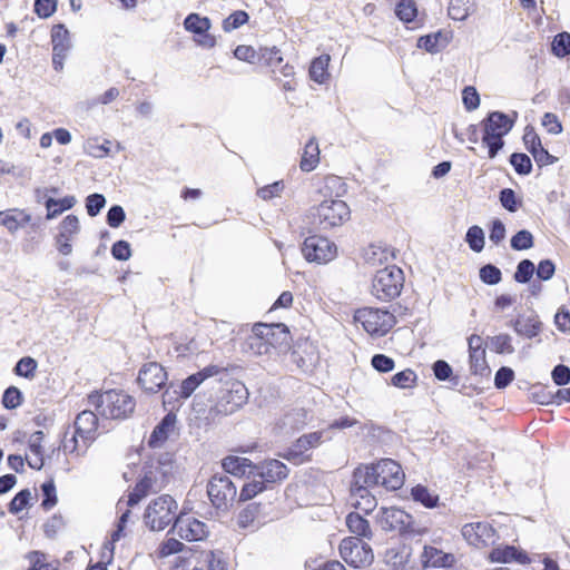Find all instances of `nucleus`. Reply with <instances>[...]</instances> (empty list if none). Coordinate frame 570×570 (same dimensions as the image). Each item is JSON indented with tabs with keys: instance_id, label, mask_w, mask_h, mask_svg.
Listing matches in <instances>:
<instances>
[{
	"instance_id": "nucleus-1",
	"label": "nucleus",
	"mask_w": 570,
	"mask_h": 570,
	"mask_svg": "<svg viewBox=\"0 0 570 570\" xmlns=\"http://www.w3.org/2000/svg\"><path fill=\"white\" fill-rule=\"evenodd\" d=\"M517 117V111H513L512 115H508L503 111L495 110L490 111L482 120V144L488 148L490 159L495 158L499 151L504 147L503 137L512 130Z\"/></svg>"
},
{
	"instance_id": "nucleus-2",
	"label": "nucleus",
	"mask_w": 570,
	"mask_h": 570,
	"mask_svg": "<svg viewBox=\"0 0 570 570\" xmlns=\"http://www.w3.org/2000/svg\"><path fill=\"white\" fill-rule=\"evenodd\" d=\"M289 338V330L284 323H256L247 343L255 354L266 355L272 348L287 347Z\"/></svg>"
},
{
	"instance_id": "nucleus-3",
	"label": "nucleus",
	"mask_w": 570,
	"mask_h": 570,
	"mask_svg": "<svg viewBox=\"0 0 570 570\" xmlns=\"http://www.w3.org/2000/svg\"><path fill=\"white\" fill-rule=\"evenodd\" d=\"M88 402L95 406L98 414L112 420L126 419L136 406L132 396L116 390H109L105 393L94 392L89 394Z\"/></svg>"
},
{
	"instance_id": "nucleus-4",
	"label": "nucleus",
	"mask_w": 570,
	"mask_h": 570,
	"mask_svg": "<svg viewBox=\"0 0 570 570\" xmlns=\"http://www.w3.org/2000/svg\"><path fill=\"white\" fill-rule=\"evenodd\" d=\"M248 390L245 384L237 380H229L222 387L216 403L209 407L205 420L216 422L239 410L248 400Z\"/></svg>"
},
{
	"instance_id": "nucleus-5",
	"label": "nucleus",
	"mask_w": 570,
	"mask_h": 570,
	"mask_svg": "<svg viewBox=\"0 0 570 570\" xmlns=\"http://www.w3.org/2000/svg\"><path fill=\"white\" fill-rule=\"evenodd\" d=\"M403 285V271L395 265H390L375 273L371 293L382 302H390L401 294Z\"/></svg>"
},
{
	"instance_id": "nucleus-6",
	"label": "nucleus",
	"mask_w": 570,
	"mask_h": 570,
	"mask_svg": "<svg viewBox=\"0 0 570 570\" xmlns=\"http://www.w3.org/2000/svg\"><path fill=\"white\" fill-rule=\"evenodd\" d=\"M313 224L322 230L341 226L350 218L351 210L341 199H326L311 209Z\"/></svg>"
},
{
	"instance_id": "nucleus-7",
	"label": "nucleus",
	"mask_w": 570,
	"mask_h": 570,
	"mask_svg": "<svg viewBox=\"0 0 570 570\" xmlns=\"http://www.w3.org/2000/svg\"><path fill=\"white\" fill-rule=\"evenodd\" d=\"M177 508V502L169 494L156 498L148 504L144 513L145 524L151 531L164 530L173 521H176Z\"/></svg>"
},
{
	"instance_id": "nucleus-8",
	"label": "nucleus",
	"mask_w": 570,
	"mask_h": 570,
	"mask_svg": "<svg viewBox=\"0 0 570 570\" xmlns=\"http://www.w3.org/2000/svg\"><path fill=\"white\" fill-rule=\"evenodd\" d=\"M376 518L384 531H397L401 535L411 538L422 533L413 517L399 508H381Z\"/></svg>"
},
{
	"instance_id": "nucleus-9",
	"label": "nucleus",
	"mask_w": 570,
	"mask_h": 570,
	"mask_svg": "<svg viewBox=\"0 0 570 570\" xmlns=\"http://www.w3.org/2000/svg\"><path fill=\"white\" fill-rule=\"evenodd\" d=\"M338 551L342 559L353 568H366L374 560L371 546L357 537L344 538L340 543Z\"/></svg>"
},
{
	"instance_id": "nucleus-10",
	"label": "nucleus",
	"mask_w": 570,
	"mask_h": 570,
	"mask_svg": "<svg viewBox=\"0 0 570 570\" xmlns=\"http://www.w3.org/2000/svg\"><path fill=\"white\" fill-rule=\"evenodd\" d=\"M355 320L363 325L368 334L379 337L389 333L396 323L395 316L387 309L373 307L357 309Z\"/></svg>"
},
{
	"instance_id": "nucleus-11",
	"label": "nucleus",
	"mask_w": 570,
	"mask_h": 570,
	"mask_svg": "<svg viewBox=\"0 0 570 570\" xmlns=\"http://www.w3.org/2000/svg\"><path fill=\"white\" fill-rule=\"evenodd\" d=\"M207 494L217 510L227 511L237 497V487L228 475L214 474L208 481Z\"/></svg>"
},
{
	"instance_id": "nucleus-12",
	"label": "nucleus",
	"mask_w": 570,
	"mask_h": 570,
	"mask_svg": "<svg viewBox=\"0 0 570 570\" xmlns=\"http://www.w3.org/2000/svg\"><path fill=\"white\" fill-rule=\"evenodd\" d=\"M302 254L309 263L327 264L337 255V246L327 237L311 235L302 244Z\"/></svg>"
},
{
	"instance_id": "nucleus-13",
	"label": "nucleus",
	"mask_w": 570,
	"mask_h": 570,
	"mask_svg": "<svg viewBox=\"0 0 570 570\" xmlns=\"http://www.w3.org/2000/svg\"><path fill=\"white\" fill-rule=\"evenodd\" d=\"M254 470L248 471V476L261 479L267 487L278 483L288 476L289 469L277 459H268L255 463Z\"/></svg>"
},
{
	"instance_id": "nucleus-14",
	"label": "nucleus",
	"mask_w": 570,
	"mask_h": 570,
	"mask_svg": "<svg viewBox=\"0 0 570 570\" xmlns=\"http://www.w3.org/2000/svg\"><path fill=\"white\" fill-rule=\"evenodd\" d=\"M97 425L98 417L95 412L85 410L79 413L75 420V434L69 441H65L63 450L73 452L77 449V436H81L83 440H92Z\"/></svg>"
},
{
	"instance_id": "nucleus-15",
	"label": "nucleus",
	"mask_w": 570,
	"mask_h": 570,
	"mask_svg": "<svg viewBox=\"0 0 570 570\" xmlns=\"http://www.w3.org/2000/svg\"><path fill=\"white\" fill-rule=\"evenodd\" d=\"M462 535L469 544L475 548H484L494 544L498 534L495 529L488 522H473L463 525Z\"/></svg>"
},
{
	"instance_id": "nucleus-16",
	"label": "nucleus",
	"mask_w": 570,
	"mask_h": 570,
	"mask_svg": "<svg viewBox=\"0 0 570 570\" xmlns=\"http://www.w3.org/2000/svg\"><path fill=\"white\" fill-rule=\"evenodd\" d=\"M225 370L218 365H207L196 373L188 375L174 389V394L183 400H187L207 379L218 375Z\"/></svg>"
},
{
	"instance_id": "nucleus-17",
	"label": "nucleus",
	"mask_w": 570,
	"mask_h": 570,
	"mask_svg": "<svg viewBox=\"0 0 570 570\" xmlns=\"http://www.w3.org/2000/svg\"><path fill=\"white\" fill-rule=\"evenodd\" d=\"M80 232L79 218L73 215H67L58 226V233L55 236V245L57 250L68 256L72 253V239Z\"/></svg>"
},
{
	"instance_id": "nucleus-18",
	"label": "nucleus",
	"mask_w": 570,
	"mask_h": 570,
	"mask_svg": "<svg viewBox=\"0 0 570 570\" xmlns=\"http://www.w3.org/2000/svg\"><path fill=\"white\" fill-rule=\"evenodd\" d=\"M468 346L471 374L488 377L491 374V368L485 358L483 338L478 334H472L468 338Z\"/></svg>"
},
{
	"instance_id": "nucleus-19",
	"label": "nucleus",
	"mask_w": 570,
	"mask_h": 570,
	"mask_svg": "<svg viewBox=\"0 0 570 570\" xmlns=\"http://www.w3.org/2000/svg\"><path fill=\"white\" fill-rule=\"evenodd\" d=\"M167 381V373L164 367L157 362H149L145 364L137 377L138 384L147 393H156Z\"/></svg>"
},
{
	"instance_id": "nucleus-20",
	"label": "nucleus",
	"mask_w": 570,
	"mask_h": 570,
	"mask_svg": "<svg viewBox=\"0 0 570 570\" xmlns=\"http://www.w3.org/2000/svg\"><path fill=\"white\" fill-rule=\"evenodd\" d=\"M376 470L380 474V485L386 490H399L404 483L402 466L392 459H381L376 462Z\"/></svg>"
},
{
	"instance_id": "nucleus-21",
	"label": "nucleus",
	"mask_w": 570,
	"mask_h": 570,
	"mask_svg": "<svg viewBox=\"0 0 570 570\" xmlns=\"http://www.w3.org/2000/svg\"><path fill=\"white\" fill-rule=\"evenodd\" d=\"M173 530L177 532L180 539L188 542L202 541L208 535L205 522L195 518L184 519L181 515L177 517Z\"/></svg>"
},
{
	"instance_id": "nucleus-22",
	"label": "nucleus",
	"mask_w": 570,
	"mask_h": 570,
	"mask_svg": "<svg viewBox=\"0 0 570 570\" xmlns=\"http://www.w3.org/2000/svg\"><path fill=\"white\" fill-rule=\"evenodd\" d=\"M489 559L492 562L509 563L517 562L519 564H525L530 562V558L527 552L520 550L515 546H498L493 548L489 554Z\"/></svg>"
},
{
	"instance_id": "nucleus-23",
	"label": "nucleus",
	"mask_w": 570,
	"mask_h": 570,
	"mask_svg": "<svg viewBox=\"0 0 570 570\" xmlns=\"http://www.w3.org/2000/svg\"><path fill=\"white\" fill-rule=\"evenodd\" d=\"M451 41L450 32L438 30L436 32L421 36L417 39L416 47L424 49L429 53H438L443 50Z\"/></svg>"
},
{
	"instance_id": "nucleus-24",
	"label": "nucleus",
	"mask_w": 570,
	"mask_h": 570,
	"mask_svg": "<svg viewBox=\"0 0 570 570\" xmlns=\"http://www.w3.org/2000/svg\"><path fill=\"white\" fill-rule=\"evenodd\" d=\"M380 481L376 463L358 465L353 471L351 487H364L370 489L371 487L380 485Z\"/></svg>"
},
{
	"instance_id": "nucleus-25",
	"label": "nucleus",
	"mask_w": 570,
	"mask_h": 570,
	"mask_svg": "<svg viewBox=\"0 0 570 570\" xmlns=\"http://www.w3.org/2000/svg\"><path fill=\"white\" fill-rule=\"evenodd\" d=\"M176 423V415L173 412L167 413L160 422L154 428L149 439L148 445L150 448H158L169 436V432L174 429Z\"/></svg>"
},
{
	"instance_id": "nucleus-26",
	"label": "nucleus",
	"mask_w": 570,
	"mask_h": 570,
	"mask_svg": "<svg viewBox=\"0 0 570 570\" xmlns=\"http://www.w3.org/2000/svg\"><path fill=\"white\" fill-rule=\"evenodd\" d=\"M514 332L527 338H533L541 332L542 323L537 315L519 316L511 322Z\"/></svg>"
},
{
	"instance_id": "nucleus-27",
	"label": "nucleus",
	"mask_w": 570,
	"mask_h": 570,
	"mask_svg": "<svg viewBox=\"0 0 570 570\" xmlns=\"http://www.w3.org/2000/svg\"><path fill=\"white\" fill-rule=\"evenodd\" d=\"M168 475V472L160 470V466L149 459L142 465L140 479L150 476V481L147 484L157 492L165 487Z\"/></svg>"
},
{
	"instance_id": "nucleus-28",
	"label": "nucleus",
	"mask_w": 570,
	"mask_h": 570,
	"mask_svg": "<svg viewBox=\"0 0 570 570\" xmlns=\"http://www.w3.org/2000/svg\"><path fill=\"white\" fill-rule=\"evenodd\" d=\"M453 561V557L432 546H425L421 554L423 568L449 567Z\"/></svg>"
},
{
	"instance_id": "nucleus-29",
	"label": "nucleus",
	"mask_w": 570,
	"mask_h": 570,
	"mask_svg": "<svg viewBox=\"0 0 570 570\" xmlns=\"http://www.w3.org/2000/svg\"><path fill=\"white\" fill-rule=\"evenodd\" d=\"M350 491L351 497L355 500V502H353V505L356 509L363 511L366 514L375 509L377 502L368 488L351 487Z\"/></svg>"
},
{
	"instance_id": "nucleus-30",
	"label": "nucleus",
	"mask_w": 570,
	"mask_h": 570,
	"mask_svg": "<svg viewBox=\"0 0 570 570\" xmlns=\"http://www.w3.org/2000/svg\"><path fill=\"white\" fill-rule=\"evenodd\" d=\"M52 52L68 53L72 47L70 32L63 23L55 24L51 29Z\"/></svg>"
},
{
	"instance_id": "nucleus-31",
	"label": "nucleus",
	"mask_w": 570,
	"mask_h": 570,
	"mask_svg": "<svg viewBox=\"0 0 570 570\" xmlns=\"http://www.w3.org/2000/svg\"><path fill=\"white\" fill-rule=\"evenodd\" d=\"M255 463L247 459L235 455H228L222 461V466L226 473L235 476L248 475L249 470H254Z\"/></svg>"
},
{
	"instance_id": "nucleus-32",
	"label": "nucleus",
	"mask_w": 570,
	"mask_h": 570,
	"mask_svg": "<svg viewBox=\"0 0 570 570\" xmlns=\"http://www.w3.org/2000/svg\"><path fill=\"white\" fill-rule=\"evenodd\" d=\"M346 525L350 532L360 539L371 540L373 537L370 522L358 512H350L346 515Z\"/></svg>"
},
{
	"instance_id": "nucleus-33",
	"label": "nucleus",
	"mask_w": 570,
	"mask_h": 570,
	"mask_svg": "<svg viewBox=\"0 0 570 570\" xmlns=\"http://www.w3.org/2000/svg\"><path fill=\"white\" fill-rule=\"evenodd\" d=\"M77 203V199L75 196H65L63 198L56 199L52 197H48L45 200V206L47 209V219H53L58 215L62 214L66 210L71 209Z\"/></svg>"
},
{
	"instance_id": "nucleus-34",
	"label": "nucleus",
	"mask_w": 570,
	"mask_h": 570,
	"mask_svg": "<svg viewBox=\"0 0 570 570\" xmlns=\"http://www.w3.org/2000/svg\"><path fill=\"white\" fill-rule=\"evenodd\" d=\"M308 420V413L303 407L292 409L286 412L282 419V428L298 431L303 429Z\"/></svg>"
},
{
	"instance_id": "nucleus-35",
	"label": "nucleus",
	"mask_w": 570,
	"mask_h": 570,
	"mask_svg": "<svg viewBox=\"0 0 570 570\" xmlns=\"http://www.w3.org/2000/svg\"><path fill=\"white\" fill-rule=\"evenodd\" d=\"M320 161V149L315 138H311L304 147V153L299 163L303 171H312Z\"/></svg>"
},
{
	"instance_id": "nucleus-36",
	"label": "nucleus",
	"mask_w": 570,
	"mask_h": 570,
	"mask_svg": "<svg viewBox=\"0 0 570 570\" xmlns=\"http://www.w3.org/2000/svg\"><path fill=\"white\" fill-rule=\"evenodd\" d=\"M413 501L422 504L426 509H433L439 504V495L432 493L425 485L416 484L411 489Z\"/></svg>"
},
{
	"instance_id": "nucleus-37",
	"label": "nucleus",
	"mask_w": 570,
	"mask_h": 570,
	"mask_svg": "<svg viewBox=\"0 0 570 570\" xmlns=\"http://www.w3.org/2000/svg\"><path fill=\"white\" fill-rule=\"evenodd\" d=\"M330 60L331 58L328 55H322L313 59L309 67V77L312 80L317 83H324L328 79L330 73L327 68Z\"/></svg>"
},
{
	"instance_id": "nucleus-38",
	"label": "nucleus",
	"mask_w": 570,
	"mask_h": 570,
	"mask_svg": "<svg viewBox=\"0 0 570 570\" xmlns=\"http://www.w3.org/2000/svg\"><path fill=\"white\" fill-rule=\"evenodd\" d=\"M210 19L207 17H200L198 13H189L184 20V28L194 33L203 35L210 29Z\"/></svg>"
},
{
	"instance_id": "nucleus-39",
	"label": "nucleus",
	"mask_w": 570,
	"mask_h": 570,
	"mask_svg": "<svg viewBox=\"0 0 570 570\" xmlns=\"http://www.w3.org/2000/svg\"><path fill=\"white\" fill-rule=\"evenodd\" d=\"M434 377L440 382L450 381L453 386L459 384V376L453 375L452 366L444 360H438L432 364Z\"/></svg>"
},
{
	"instance_id": "nucleus-40",
	"label": "nucleus",
	"mask_w": 570,
	"mask_h": 570,
	"mask_svg": "<svg viewBox=\"0 0 570 570\" xmlns=\"http://www.w3.org/2000/svg\"><path fill=\"white\" fill-rule=\"evenodd\" d=\"M465 242L471 250L481 253L485 245L484 230L478 225L469 227L465 234Z\"/></svg>"
},
{
	"instance_id": "nucleus-41",
	"label": "nucleus",
	"mask_w": 570,
	"mask_h": 570,
	"mask_svg": "<svg viewBox=\"0 0 570 570\" xmlns=\"http://www.w3.org/2000/svg\"><path fill=\"white\" fill-rule=\"evenodd\" d=\"M395 16L404 23H411L417 16L414 0H400L395 6Z\"/></svg>"
},
{
	"instance_id": "nucleus-42",
	"label": "nucleus",
	"mask_w": 570,
	"mask_h": 570,
	"mask_svg": "<svg viewBox=\"0 0 570 570\" xmlns=\"http://www.w3.org/2000/svg\"><path fill=\"white\" fill-rule=\"evenodd\" d=\"M551 53L557 58L570 56V33L562 31L553 37L551 42Z\"/></svg>"
},
{
	"instance_id": "nucleus-43",
	"label": "nucleus",
	"mask_w": 570,
	"mask_h": 570,
	"mask_svg": "<svg viewBox=\"0 0 570 570\" xmlns=\"http://www.w3.org/2000/svg\"><path fill=\"white\" fill-rule=\"evenodd\" d=\"M489 347L497 354H512L514 347L512 345V337L509 334H499L492 337H488Z\"/></svg>"
},
{
	"instance_id": "nucleus-44",
	"label": "nucleus",
	"mask_w": 570,
	"mask_h": 570,
	"mask_svg": "<svg viewBox=\"0 0 570 570\" xmlns=\"http://www.w3.org/2000/svg\"><path fill=\"white\" fill-rule=\"evenodd\" d=\"M265 490H267V485L261 479L253 478V481L244 483L240 488L238 501L245 502L252 500Z\"/></svg>"
},
{
	"instance_id": "nucleus-45",
	"label": "nucleus",
	"mask_w": 570,
	"mask_h": 570,
	"mask_svg": "<svg viewBox=\"0 0 570 570\" xmlns=\"http://www.w3.org/2000/svg\"><path fill=\"white\" fill-rule=\"evenodd\" d=\"M149 481L150 476H147L146 479H139L137 481L132 491L128 494V507L137 505L144 498H146L149 494V492H155V490H153L150 485L147 484V482Z\"/></svg>"
},
{
	"instance_id": "nucleus-46",
	"label": "nucleus",
	"mask_w": 570,
	"mask_h": 570,
	"mask_svg": "<svg viewBox=\"0 0 570 570\" xmlns=\"http://www.w3.org/2000/svg\"><path fill=\"white\" fill-rule=\"evenodd\" d=\"M37 367L38 363L33 357L23 356L16 363L13 367V373L17 376L31 380L36 375Z\"/></svg>"
},
{
	"instance_id": "nucleus-47",
	"label": "nucleus",
	"mask_w": 570,
	"mask_h": 570,
	"mask_svg": "<svg viewBox=\"0 0 570 570\" xmlns=\"http://www.w3.org/2000/svg\"><path fill=\"white\" fill-rule=\"evenodd\" d=\"M509 161L518 175L527 176V175H530L532 171V168H533L532 160L524 153L511 154Z\"/></svg>"
},
{
	"instance_id": "nucleus-48",
	"label": "nucleus",
	"mask_w": 570,
	"mask_h": 570,
	"mask_svg": "<svg viewBox=\"0 0 570 570\" xmlns=\"http://www.w3.org/2000/svg\"><path fill=\"white\" fill-rule=\"evenodd\" d=\"M534 245V237L528 229L518 230L510 239V246L513 250H527Z\"/></svg>"
},
{
	"instance_id": "nucleus-49",
	"label": "nucleus",
	"mask_w": 570,
	"mask_h": 570,
	"mask_svg": "<svg viewBox=\"0 0 570 570\" xmlns=\"http://www.w3.org/2000/svg\"><path fill=\"white\" fill-rule=\"evenodd\" d=\"M479 277L485 285H497L502 281V272L494 264L488 263L480 267Z\"/></svg>"
},
{
	"instance_id": "nucleus-50",
	"label": "nucleus",
	"mask_w": 570,
	"mask_h": 570,
	"mask_svg": "<svg viewBox=\"0 0 570 570\" xmlns=\"http://www.w3.org/2000/svg\"><path fill=\"white\" fill-rule=\"evenodd\" d=\"M535 266L532 261L524 258L517 265L513 279L519 284H528L533 277Z\"/></svg>"
},
{
	"instance_id": "nucleus-51",
	"label": "nucleus",
	"mask_w": 570,
	"mask_h": 570,
	"mask_svg": "<svg viewBox=\"0 0 570 570\" xmlns=\"http://www.w3.org/2000/svg\"><path fill=\"white\" fill-rule=\"evenodd\" d=\"M261 510V503L247 504L238 514L237 524L242 529H247L253 524Z\"/></svg>"
},
{
	"instance_id": "nucleus-52",
	"label": "nucleus",
	"mask_w": 570,
	"mask_h": 570,
	"mask_svg": "<svg viewBox=\"0 0 570 570\" xmlns=\"http://www.w3.org/2000/svg\"><path fill=\"white\" fill-rule=\"evenodd\" d=\"M417 376L411 368H405L395 373L391 377V384L399 389H409L415 385Z\"/></svg>"
},
{
	"instance_id": "nucleus-53",
	"label": "nucleus",
	"mask_w": 570,
	"mask_h": 570,
	"mask_svg": "<svg viewBox=\"0 0 570 570\" xmlns=\"http://www.w3.org/2000/svg\"><path fill=\"white\" fill-rule=\"evenodd\" d=\"M31 498V491L29 489L20 490L9 502V512L11 514H18L30 504Z\"/></svg>"
},
{
	"instance_id": "nucleus-54",
	"label": "nucleus",
	"mask_w": 570,
	"mask_h": 570,
	"mask_svg": "<svg viewBox=\"0 0 570 570\" xmlns=\"http://www.w3.org/2000/svg\"><path fill=\"white\" fill-rule=\"evenodd\" d=\"M249 21V14L244 10H236L232 12L226 19L223 21V30L225 32H230L239 27L246 24Z\"/></svg>"
},
{
	"instance_id": "nucleus-55",
	"label": "nucleus",
	"mask_w": 570,
	"mask_h": 570,
	"mask_svg": "<svg viewBox=\"0 0 570 570\" xmlns=\"http://www.w3.org/2000/svg\"><path fill=\"white\" fill-rule=\"evenodd\" d=\"M283 62L281 50L276 47L261 48L258 51V62L269 67H276Z\"/></svg>"
},
{
	"instance_id": "nucleus-56",
	"label": "nucleus",
	"mask_w": 570,
	"mask_h": 570,
	"mask_svg": "<svg viewBox=\"0 0 570 570\" xmlns=\"http://www.w3.org/2000/svg\"><path fill=\"white\" fill-rule=\"evenodd\" d=\"M23 395L17 386H9L2 394L1 403L7 410H14L22 404Z\"/></svg>"
},
{
	"instance_id": "nucleus-57",
	"label": "nucleus",
	"mask_w": 570,
	"mask_h": 570,
	"mask_svg": "<svg viewBox=\"0 0 570 570\" xmlns=\"http://www.w3.org/2000/svg\"><path fill=\"white\" fill-rule=\"evenodd\" d=\"M41 492H42L41 507L45 510L52 509L58 502L56 485H55V482L52 479H50L41 484Z\"/></svg>"
},
{
	"instance_id": "nucleus-58",
	"label": "nucleus",
	"mask_w": 570,
	"mask_h": 570,
	"mask_svg": "<svg viewBox=\"0 0 570 570\" xmlns=\"http://www.w3.org/2000/svg\"><path fill=\"white\" fill-rule=\"evenodd\" d=\"M499 200L501 206L510 213H515L521 206V200L518 199L515 191L511 188H502L499 193Z\"/></svg>"
},
{
	"instance_id": "nucleus-59",
	"label": "nucleus",
	"mask_w": 570,
	"mask_h": 570,
	"mask_svg": "<svg viewBox=\"0 0 570 570\" xmlns=\"http://www.w3.org/2000/svg\"><path fill=\"white\" fill-rule=\"evenodd\" d=\"M322 438L323 432L321 431L303 434L295 441L296 448H301L302 452L306 454L307 451L318 446L322 443Z\"/></svg>"
},
{
	"instance_id": "nucleus-60",
	"label": "nucleus",
	"mask_w": 570,
	"mask_h": 570,
	"mask_svg": "<svg viewBox=\"0 0 570 570\" xmlns=\"http://www.w3.org/2000/svg\"><path fill=\"white\" fill-rule=\"evenodd\" d=\"M106 197L102 194L94 193L86 197L85 207L88 216L96 217L106 206Z\"/></svg>"
},
{
	"instance_id": "nucleus-61",
	"label": "nucleus",
	"mask_w": 570,
	"mask_h": 570,
	"mask_svg": "<svg viewBox=\"0 0 570 570\" xmlns=\"http://www.w3.org/2000/svg\"><path fill=\"white\" fill-rule=\"evenodd\" d=\"M532 400L541 405L556 404V392L548 390L543 385H534L531 391Z\"/></svg>"
},
{
	"instance_id": "nucleus-62",
	"label": "nucleus",
	"mask_w": 570,
	"mask_h": 570,
	"mask_svg": "<svg viewBox=\"0 0 570 570\" xmlns=\"http://www.w3.org/2000/svg\"><path fill=\"white\" fill-rule=\"evenodd\" d=\"M58 7V0H35L33 11L41 19L50 18Z\"/></svg>"
},
{
	"instance_id": "nucleus-63",
	"label": "nucleus",
	"mask_w": 570,
	"mask_h": 570,
	"mask_svg": "<svg viewBox=\"0 0 570 570\" xmlns=\"http://www.w3.org/2000/svg\"><path fill=\"white\" fill-rule=\"evenodd\" d=\"M462 102L466 111H473L480 106V95L472 86H466L462 90Z\"/></svg>"
},
{
	"instance_id": "nucleus-64",
	"label": "nucleus",
	"mask_w": 570,
	"mask_h": 570,
	"mask_svg": "<svg viewBox=\"0 0 570 570\" xmlns=\"http://www.w3.org/2000/svg\"><path fill=\"white\" fill-rule=\"evenodd\" d=\"M284 188H285V185H284L283 180H277L269 185L258 188L256 194L263 200H271L275 197L281 196Z\"/></svg>"
}]
</instances>
